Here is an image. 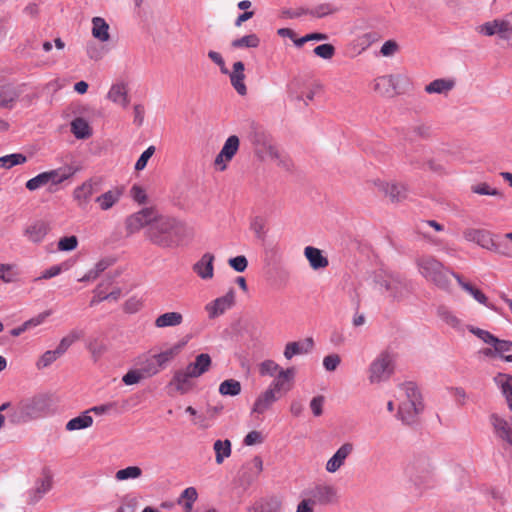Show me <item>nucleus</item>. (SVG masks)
I'll use <instances>...</instances> for the list:
<instances>
[{
  "instance_id": "1",
  "label": "nucleus",
  "mask_w": 512,
  "mask_h": 512,
  "mask_svg": "<svg viewBox=\"0 0 512 512\" xmlns=\"http://www.w3.org/2000/svg\"><path fill=\"white\" fill-rule=\"evenodd\" d=\"M188 235V227L181 220L157 212L154 222L146 230L147 238L161 248H176Z\"/></svg>"
},
{
  "instance_id": "2",
  "label": "nucleus",
  "mask_w": 512,
  "mask_h": 512,
  "mask_svg": "<svg viewBox=\"0 0 512 512\" xmlns=\"http://www.w3.org/2000/svg\"><path fill=\"white\" fill-rule=\"evenodd\" d=\"M394 398L398 401L396 418L404 425L416 422L418 414L423 410L422 395L418 386L412 381H406L397 386Z\"/></svg>"
},
{
  "instance_id": "3",
  "label": "nucleus",
  "mask_w": 512,
  "mask_h": 512,
  "mask_svg": "<svg viewBox=\"0 0 512 512\" xmlns=\"http://www.w3.org/2000/svg\"><path fill=\"white\" fill-rule=\"evenodd\" d=\"M53 411V397L47 393H39L22 399L16 406L13 420L28 422L43 418Z\"/></svg>"
},
{
  "instance_id": "4",
  "label": "nucleus",
  "mask_w": 512,
  "mask_h": 512,
  "mask_svg": "<svg viewBox=\"0 0 512 512\" xmlns=\"http://www.w3.org/2000/svg\"><path fill=\"white\" fill-rule=\"evenodd\" d=\"M416 264L421 276L443 290L449 289L451 283L450 278H454V275H457L446 268L442 262L432 255H422L418 257Z\"/></svg>"
},
{
  "instance_id": "5",
  "label": "nucleus",
  "mask_w": 512,
  "mask_h": 512,
  "mask_svg": "<svg viewBox=\"0 0 512 512\" xmlns=\"http://www.w3.org/2000/svg\"><path fill=\"white\" fill-rule=\"evenodd\" d=\"M394 373V356L388 351L379 353L369 364L367 378L370 384L386 382Z\"/></svg>"
},
{
  "instance_id": "6",
  "label": "nucleus",
  "mask_w": 512,
  "mask_h": 512,
  "mask_svg": "<svg viewBox=\"0 0 512 512\" xmlns=\"http://www.w3.org/2000/svg\"><path fill=\"white\" fill-rule=\"evenodd\" d=\"M475 31L484 37H496L499 40H512V22L509 13L476 26Z\"/></svg>"
},
{
  "instance_id": "7",
  "label": "nucleus",
  "mask_w": 512,
  "mask_h": 512,
  "mask_svg": "<svg viewBox=\"0 0 512 512\" xmlns=\"http://www.w3.org/2000/svg\"><path fill=\"white\" fill-rule=\"evenodd\" d=\"M102 180L99 177H91L75 187L72 193L73 200L81 209H85L93 196L100 192Z\"/></svg>"
},
{
  "instance_id": "8",
  "label": "nucleus",
  "mask_w": 512,
  "mask_h": 512,
  "mask_svg": "<svg viewBox=\"0 0 512 512\" xmlns=\"http://www.w3.org/2000/svg\"><path fill=\"white\" fill-rule=\"evenodd\" d=\"M463 237L466 241L474 242L482 248L497 252L501 255H509L500 249L502 244L496 243L493 239V235L489 231L483 229L468 228L464 230Z\"/></svg>"
},
{
  "instance_id": "9",
  "label": "nucleus",
  "mask_w": 512,
  "mask_h": 512,
  "mask_svg": "<svg viewBox=\"0 0 512 512\" xmlns=\"http://www.w3.org/2000/svg\"><path fill=\"white\" fill-rule=\"evenodd\" d=\"M156 214V209L147 207L128 216L125 220L127 234L132 235L146 226L149 228L154 222Z\"/></svg>"
},
{
  "instance_id": "10",
  "label": "nucleus",
  "mask_w": 512,
  "mask_h": 512,
  "mask_svg": "<svg viewBox=\"0 0 512 512\" xmlns=\"http://www.w3.org/2000/svg\"><path fill=\"white\" fill-rule=\"evenodd\" d=\"M296 370L294 367L285 368L281 370L280 374L274 376L268 390L272 391L275 395H280V398L290 392L294 386Z\"/></svg>"
},
{
  "instance_id": "11",
  "label": "nucleus",
  "mask_w": 512,
  "mask_h": 512,
  "mask_svg": "<svg viewBox=\"0 0 512 512\" xmlns=\"http://www.w3.org/2000/svg\"><path fill=\"white\" fill-rule=\"evenodd\" d=\"M304 492L315 505H329L338 500L336 488L329 484H317L312 488L304 490Z\"/></svg>"
},
{
  "instance_id": "12",
  "label": "nucleus",
  "mask_w": 512,
  "mask_h": 512,
  "mask_svg": "<svg viewBox=\"0 0 512 512\" xmlns=\"http://www.w3.org/2000/svg\"><path fill=\"white\" fill-rule=\"evenodd\" d=\"M240 146L239 137L236 135L229 136L224 142L223 147L217 154L214 165L218 171H225L228 167L229 162L237 154Z\"/></svg>"
},
{
  "instance_id": "13",
  "label": "nucleus",
  "mask_w": 512,
  "mask_h": 512,
  "mask_svg": "<svg viewBox=\"0 0 512 512\" xmlns=\"http://www.w3.org/2000/svg\"><path fill=\"white\" fill-rule=\"evenodd\" d=\"M353 451L354 445L352 443H343L326 462V471L328 473H336L345 464L347 458Z\"/></svg>"
},
{
  "instance_id": "14",
  "label": "nucleus",
  "mask_w": 512,
  "mask_h": 512,
  "mask_svg": "<svg viewBox=\"0 0 512 512\" xmlns=\"http://www.w3.org/2000/svg\"><path fill=\"white\" fill-rule=\"evenodd\" d=\"M375 187L385 196L389 197L392 202H400L406 198L407 190L403 184L395 182H386L377 179L374 182Z\"/></svg>"
},
{
  "instance_id": "15",
  "label": "nucleus",
  "mask_w": 512,
  "mask_h": 512,
  "mask_svg": "<svg viewBox=\"0 0 512 512\" xmlns=\"http://www.w3.org/2000/svg\"><path fill=\"white\" fill-rule=\"evenodd\" d=\"M234 299V290L230 289L226 295L218 297L212 302L208 303L205 306V310L207 311L209 318L213 319L222 315L226 310L233 306Z\"/></svg>"
},
{
  "instance_id": "16",
  "label": "nucleus",
  "mask_w": 512,
  "mask_h": 512,
  "mask_svg": "<svg viewBox=\"0 0 512 512\" xmlns=\"http://www.w3.org/2000/svg\"><path fill=\"white\" fill-rule=\"evenodd\" d=\"M489 421L496 437L512 447V424L496 413L489 416Z\"/></svg>"
},
{
  "instance_id": "17",
  "label": "nucleus",
  "mask_w": 512,
  "mask_h": 512,
  "mask_svg": "<svg viewBox=\"0 0 512 512\" xmlns=\"http://www.w3.org/2000/svg\"><path fill=\"white\" fill-rule=\"evenodd\" d=\"M314 348V341L311 337H307L300 341H291L286 343L283 356L290 361L295 356L309 354Z\"/></svg>"
},
{
  "instance_id": "18",
  "label": "nucleus",
  "mask_w": 512,
  "mask_h": 512,
  "mask_svg": "<svg viewBox=\"0 0 512 512\" xmlns=\"http://www.w3.org/2000/svg\"><path fill=\"white\" fill-rule=\"evenodd\" d=\"M399 76L384 75L374 80L373 89L382 96L392 97L397 93Z\"/></svg>"
},
{
  "instance_id": "19",
  "label": "nucleus",
  "mask_w": 512,
  "mask_h": 512,
  "mask_svg": "<svg viewBox=\"0 0 512 512\" xmlns=\"http://www.w3.org/2000/svg\"><path fill=\"white\" fill-rule=\"evenodd\" d=\"M50 229L51 227L48 221L39 219L29 224L26 227L24 234L29 241L39 244L44 240Z\"/></svg>"
},
{
  "instance_id": "20",
  "label": "nucleus",
  "mask_w": 512,
  "mask_h": 512,
  "mask_svg": "<svg viewBox=\"0 0 512 512\" xmlns=\"http://www.w3.org/2000/svg\"><path fill=\"white\" fill-rule=\"evenodd\" d=\"M214 255L206 252L201 258L193 265V271L202 280H210L214 276Z\"/></svg>"
},
{
  "instance_id": "21",
  "label": "nucleus",
  "mask_w": 512,
  "mask_h": 512,
  "mask_svg": "<svg viewBox=\"0 0 512 512\" xmlns=\"http://www.w3.org/2000/svg\"><path fill=\"white\" fill-rule=\"evenodd\" d=\"M280 399V395H275L267 388L262 391L255 399L251 412L262 415L267 412L275 402Z\"/></svg>"
},
{
  "instance_id": "22",
  "label": "nucleus",
  "mask_w": 512,
  "mask_h": 512,
  "mask_svg": "<svg viewBox=\"0 0 512 512\" xmlns=\"http://www.w3.org/2000/svg\"><path fill=\"white\" fill-rule=\"evenodd\" d=\"M244 70V63L237 61L233 64L232 71H229L228 73L232 87L241 96H245L247 94Z\"/></svg>"
},
{
  "instance_id": "23",
  "label": "nucleus",
  "mask_w": 512,
  "mask_h": 512,
  "mask_svg": "<svg viewBox=\"0 0 512 512\" xmlns=\"http://www.w3.org/2000/svg\"><path fill=\"white\" fill-rule=\"evenodd\" d=\"M454 278L456 279L460 287L468 294H470L478 303L486 306L487 308L493 310L496 313L502 314L499 308H497L494 304L488 302V298L481 290L475 288L470 283L463 281L460 275H454Z\"/></svg>"
},
{
  "instance_id": "24",
  "label": "nucleus",
  "mask_w": 512,
  "mask_h": 512,
  "mask_svg": "<svg viewBox=\"0 0 512 512\" xmlns=\"http://www.w3.org/2000/svg\"><path fill=\"white\" fill-rule=\"evenodd\" d=\"M374 282L381 292H389L390 295L396 296L397 286L400 284V281L394 276L384 271H379L374 276Z\"/></svg>"
},
{
  "instance_id": "25",
  "label": "nucleus",
  "mask_w": 512,
  "mask_h": 512,
  "mask_svg": "<svg viewBox=\"0 0 512 512\" xmlns=\"http://www.w3.org/2000/svg\"><path fill=\"white\" fill-rule=\"evenodd\" d=\"M493 381L504 396L509 410L512 411V375L499 372L494 376Z\"/></svg>"
},
{
  "instance_id": "26",
  "label": "nucleus",
  "mask_w": 512,
  "mask_h": 512,
  "mask_svg": "<svg viewBox=\"0 0 512 512\" xmlns=\"http://www.w3.org/2000/svg\"><path fill=\"white\" fill-rule=\"evenodd\" d=\"M304 256L313 270H322L329 265L328 258L324 256L322 250L316 247L306 246L304 248Z\"/></svg>"
},
{
  "instance_id": "27",
  "label": "nucleus",
  "mask_w": 512,
  "mask_h": 512,
  "mask_svg": "<svg viewBox=\"0 0 512 512\" xmlns=\"http://www.w3.org/2000/svg\"><path fill=\"white\" fill-rule=\"evenodd\" d=\"M121 196V190L113 188L95 197L94 201L100 210L108 211L120 201Z\"/></svg>"
},
{
  "instance_id": "28",
  "label": "nucleus",
  "mask_w": 512,
  "mask_h": 512,
  "mask_svg": "<svg viewBox=\"0 0 512 512\" xmlns=\"http://www.w3.org/2000/svg\"><path fill=\"white\" fill-rule=\"evenodd\" d=\"M76 173V169L72 166H64L57 169L45 171L47 183L51 185H59L69 180Z\"/></svg>"
},
{
  "instance_id": "29",
  "label": "nucleus",
  "mask_w": 512,
  "mask_h": 512,
  "mask_svg": "<svg viewBox=\"0 0 512 512\" xmlns=\"http://www.w3.org/2000/svg\"><path fill=\"white\" fill-rule=\"evenodd\" d=\"M211 357L207 353H201L196 356L195 361L188 364L186 368L188 373L193 377H200L207 372L211 367Z\"/></svg>"
},
{
  "instance_id": "30",
  "label": "nucleus",
  "mask_w": 512,
  "mask_h": 512,
  "mask_svg": "<svg viewBox=\"0 0 512 512\" xmlns=\"http://www.w3.org/2000/svg\"><path fill=\"white\" fill-rule=\"evenodd\" d=\"M455 87V81L450 78H439L425 86L427 94H448Z\"/></svg>"
},
{
  "instance_id": "31",
  "label": "nucleus",
  "mask_w": 512,
  "mask_h": 512,
  "mask_svg": "<svg viewBox=\"0 0 512 512\" xmlns=\"http://www.w3.org/2000/svg\"><path fill=\"white\" fill-rule=\"evenodd\" d=\"M107 98L114 103L126 107L129 103L126 85L124 83L113 84L107 93Z\"/></svg>"
},
{
  "instance_id": "32",
  "label": "nucleus",
  "mask_w": 512,
  "mask_h": 512,
  "mask_svg": "<svg viewBox=\"0 0 512 512\" xmlns=\"http://www.w3.org/2000/svg\"><path fill=\"white\" fill-rule=\"evenodd\" d=\"M92 36L100 42L110 40L109 25L102 17L92 18Z\"/></svg>"
},
{
  "instance_id": "33",
  "label": "nucleus",
  "mask_w": 512,
  "mask_h": 512,
  "mask_svg": "<svg viewBox=\"0 0 512 512\" xmlns=\"http://www.w3.org/2000/svg\"><path fill=\"white\" fill-rule=\"evenodd\" d=\"M437 315L442 322L449 325L455 330L462 331L464 325L456 314L446 306H440L437 309Z\"/></svg>"
},
{
  "instance_id": "34",
  "label": "nucleus",
  "mask_w": 512,
  "mask_h": 512,
  "mask_svg": "<svg viewBox=\"0 0 512 512\" xmlns=\"http://www.w3.org/2000/svg\"><path fill=\"white\" fill-rule=\"evenodd\" d=\"M183 322V316L179 312H166L158 316L155 320L157 328L175 327Z\"/></svg>"
},
{
  "instance_id": "35",
  "label": "nucleus",
  "mask_w": 512,
  "mask_h": 512,
  "mask_svg": "<svg viewBox=\"0 0 512 512\" xmlns=\"http://www.w3.org/2000/svg\"><path fill=\"white\" fill-rule=\"evenodd\" d=\"M93 424V418L89 415V411H84L81 415L72 418L66 423L67 431L82 430L91 427Z\"/></svg>"
},
{
  "instance_id": "36",
  "label": "nucleus",
  "mask_w": 512,
  "mask_h": 512,
  "mask_svg": "<svg viewBox=\"0 0 512 512\" xmlns=\"http://www.w3.org/2000/svg\"><path fill=\"white\" fill-rule=\"evenodd\" d=\"M194 378L192 375L188 373V369L185 368L183 370H178L175 372L172 384L175 386L177 391H180L181 393L187 392L190 387V379Z\"/></svg>"
},
{
  "instance_id": "37",
  "label": "nucleus",
  "mask_w": 512,
  "mask_h": 512,
  "mask_svg": "<svg viewBox=\"0 0 512 512\" xmlns=\"http://www.w3.org/2000/svg\"><path fill=\"white\" fill-rule=\"evenodd\" d=\"M183 345L184 344L178 343L165 351L153 355L158 363V366L161 369L164 368L167 363L173 360L180 353Z\"/></svg>"
},
{
  "instance_id": "38",
  "label": "nucleus",
  "mask_w": 512,
  "mask_h": 512,
  "mask_svg": "<svg viewBox=\"0 0 512 512\" xmlns=\"http://www.w3.org/2000/svg\"><path fill=\"white\" fill-rule=\"evenodd\" d=\"M17 90L12 86L0 87V108H11L18 98Z\"/></svg>"
},
{
  "instance_id": "39",
  "label": "nucleus",
  "mask_w": 512,
  "mask_h": 512,
  "mask_svg": "<svg viewBox=\"0 0 512 512\" xmlns=\"http://www.w3.org/2000/svg\"><path fill=\"white\" fill-rule=\"evenodd\" d=\"M71 131L77 139H86L91 136V128L83 118H76L71 123Z\"/></svg>"
},
{
  "instance_id": "40",
  "label": "nucleus",
  "mask_w": 512,
  "mask_h": 512,
  "mask_svg": "<svg viewBox=\"0 0 512 512\" xmlns=\"http://www.w3.org/2000/svg\"><path fill=\"white\" fill-rule=\"evenodd\" d=\"M215 451V461L222 464L225 458L231 455V442L226 440H216L213 445Z\"/></svg>"
},
{
  "instance_id": "41",
  "label": "nucleus",
  "mask_w": 512,
  "mask_h": 512,
  "mask_svg": "<svg viewBox=\"0 0 512 512\" xmlns=\"http://www.w3.org/2000/svg\"><path fill=\"white\" fill-rule=\"evenodd\" d=\"M138 364L140 365L139 369L143 372L144 378L152 377L161 370L154 356L145 357L143 360L140 359Z\"/></svg>"
},
{
  "instance_id": "42",
  "label": "nucleus",
  "mask_w": 512,
  "mask_h": 512,
  "mask_svg": "<svg viewBox=\"0 0 512 512\" xmlns=\"http://www.w3.org/2000/svg\"><path fill=\"white\" fill-rule=\"evenodd\" d=\"M260 44V39L256 34L245 35L231 42V46L236 49L256 48Z\"/></svg>"
},
{
  "instance_id": "43",
  "label": "nucleus",
  "mask_w": 512,
  "mask_h": 512,
  "mask_svg": "<svg viewBox=\"0 0 512 512\" xmlns=\"http://www.w3.org/2000/svg\"><path fill=\"white\" fill-rule=\"evenodd\" d=\"M19 276L18 267L15 264H0V280L4 283H12Z\"/></svg>"
},
{
  "instance_id": "44",
  "label": "nucleus",
  "mask_w": 512,
  "mask_h": 512,
  "mask_svg": "<svg viewBox=\"0 0 512 512\" xmlns=\"http://www.w3.org/2000/svg\"><path fill=\"white\" fill-rule=\"evenodd\" d=\"M241 392V384L235 379L223 381L219 386V393L223 396H236Z\"/></svg>"
},
{
  "instance_id": "45",
  "label": "nucleus",
  "mask_w": 512,
  "mask_h": 512,
  "mask_svg": "<svg viewBox=\"0 0 512 512\" xmlns=\"http://www.w3.org/2000/svg\"><path fill=\"white\" fill-rule=\"evenodd\" d=\"M281 370H285V368L281 367L274 360L267 359L259 364V373L262 376H270L274 377L277 374H280Z\"/></svg>"
},
{
  "instance_id": "46",
  "label": "nucleus",
  "mask_w": 512,
  "mask_h": 512,
  "mask_svg": "<svg viewBox=\"0 0 512 512\" xmlns=\"http://www.w3.org/2000/svg\"><path fill=\"white\" fill-rule=\"evenodd\" d=\"M26 156L21 153H13L0 157V168L10 169L16 165L25 163Z\"/></svg>"
},
{
  "instance_id": "47",
  "label": "nucleus",
  "mask_w": 512,
  "mask_h": 512,
  "mask_svg": "<svg viewBox=\"0 0 512 512\" xmlns=\"http://www.w3.org/2000/svg\"><path fill=\"white\" fill-rule=\"evenodd\" d=\"M82 337V332L78 330H72L68 335L63 337L58 344L56 350L57 353L63 355L68 348L78 339Z\"/></svg>"
},
{
  "instance_id": "48",
  "label": "nucleus",
  "mask_w": 512,
  "mask_h": 512,
  "mask_svg": "<svg viewBox=\"0 0 512 512\" xmlns=\"http://www.w3.org/2000/svg\"><path fill=\"white\" fill-rule=\"evenodd\" d=\"M471 191L478 195H487L503 198V194L496 188L486 182H480L471 186Z\"/></svg>"
},
{
  "instance_id": "49",
  "label": "nucleus",
  "mask_w": 512,
  "mask_h": 512,
  "mask_svg": "<svg viewBox=\"0 0 512 512\" xmlns=\"http://www.w3.org/2000/svg\"><path fill=\"white\" fill-rule=\"evenodd\" d=\"M142 475V469L138 466H128L116 472L115 478L117 481H125L129 479H137Z\"/></svg>"
},
{
  "instance_id": "50",
  "label": "nucleus",
  "mask_w": 512,
  "mask_h": 512,
  "mask_svg": "<svg viewBox=\"0 0 512 512\" xmlns=\"http://www.w3.org/2000/svg\"><path fill=\"white\" fill-rule=\"evenodd\" d=\"M52 488V477L47 474L43 478L39 479L35 488L32 489L33 494H37L36 500H40Z\"/></svg>"
},
{
  "instance_id": "51",
  "label": "nucleus",
  "mask_w": 512,
  "mask_h": 512,
  "mask_svg": "<svg viewBox=\"0 0 512 512\" xmlns=\"http://www.w3.org/2000/svg\"><path fill=\"white\" fill-rule=\"evenodd\" d=\"M337 10L338 8L331 3H320L312 9H308V14L317 18H322L336 12Z\"/></svg>"
},
{
  "instance_id": "52",
  "label": "nucleus",
  "mask_w": 512,
  "mask_h": 512,
  "mask_svg": "<svg viewBox=\"0 0 512 512\" xmlns=\"http://www.w3.org/2000/svg\"><path fill=\"white\" fill-rule=\"evenodd\" d=\"M87 411H89V414L92 412L96 415H105V414H110V413H119L120 409H119L118 402L114 401V402H108L105 404L93 406L90 409H88Z\"/></svg>"
},
{
  "instance_id": "53",
  "label": "nucleus",
  "mask_w": 512,
  "mask_h": 512,
  "mask_svg": "<svg viewBox=\"0 0 512 512\" xmlns=\"http://www.w3.org/2000/svg\"><path fill=\"white\" fill-rule=\"evenodd\" d=\"M110 263L107 260H100L95 264V266L90 269L81 279L80 281H93L95 280L103 271H105Z\"/></svg>"
},
{
  "instance_id": "54",
  "label": "nucleus",
  "mask_w": 512,
  "mask_h": 512,
  "mask_svg": "<svg viewBox=\"0 0 512 512\" xmlns=\"http://www.w3.org/2000/svg\"><path fill=\"white\" fill-rule=\"evenodd\" d=\"M422 235L424 239L432 246L436 247L439 251H444L447 254L452 253V249H450L445 241L440 239L439 237L433 236L428 231H423Z\"/></svg>"
},
{
  "instance_id": "55",
  "label": "nucleus",
  "mask_w": 512,
  "mask_h": 512,
  "mask_svg": "<svg viewBox=\"0 0 512 512\" xmlns=\"http://www.w3.org/2000/svg\"><path fill=\"white\" fill-rule=\"evenodd\" d=\"M68 269H69V265L67 263L53 265V266L49 267L48 269L44 270L41 273V275L39 277H37L35 280L38 281V280L51 279L53 277L58 276L63 271L68 270Z\"/></svg>"
},
{
  "instance_id": "56",
  "label": "nucleus",
  "mask_w": 512,
  "mask_h": 512,
  "mask_svg": "<svg viewBox=\"0 0 512 512\" xmlns=\"http://www.w3.org/2000/svg\"><path fill=\"white\" fill-rule=\"evenodd\" d=\"M143 379L145 378L143 376V372H141L140 369H130L122 377L123 383L128 386L138 384Z\"/></svg>"
},
{
  "instance_id": "57",
  "label": "nucleus",
  "mask_w": 512,
  "mask_h": 512,
  "mask_svg": "<svg viewBox=\"0 0 512 512\" xmlns=\"http://www.w3.org/2000/svg\"><path fill=\"white\" fill-rule=\"evenodd\" d=\"M314 54L322 59L329 60L335 54V48L332 44H321L314 48Z\"/></svg>"
},
{
  "instance_id": "58",
  "label": "nucleus",
  "mask_w": 512,
  "mask_h": 512,
  "mask_svg": "<svg viewBox=\"0 0 512 512\" xmlns=\"http://www.w3.org/2000/svg\"><path fill=\"white\" fill-rule=\"evenodd\" d=\"M490 346L496 347L497 356L500 358L512 351V341L501 340L497 337H495V340L491 343Z\"/></svg>"
},
{
  "instance_id": "59",
  "label": "nucleus",
  "mask_w": 512,
  "mask_h": 512,
  "mask_svg": "<svg viewBox=\"0 0 512 512\" xmlns=\"http://www.w3.org/2000/svg\"><path fill=\"white\" fill-rule=\"evenodd\" d=\"M77 245L78 239L76 236L72 235L68 237H63L58 241V250L65 252L73 251L74 249L77 248Z\"/></svg>"
},
{
  "instance_id": "60",
  "label": "nucleus",
  "mask_w": 512,
  "mask_h": 512,
  "mask_svg": "<svg viewBox=\"0 0 512 512\" xmlns=\"http://www.w3.org/2000/svg\"><path fill=\"white\" fill-rule=\"evenodd\" d=\"M47 178H46V174L45 172H42L38 175H36L35 177L29 179L27 182H26V188L30 191H35L45 185H47Z\"/></svg>"
},
{
  "instance_id": "61",
  "label": "nucleus",
  "mask_w": 512,
  "mask_h": 512,
  "mask_svg": "<svg viewBox=\"0 0 512 512\" xmlns=\"http://www.w3.org/2000/svg\"><path fill=\"white\" fill-rule=\"evenodd\" d=\"M61 355L57 353V350H48L46 351L41 358L37 362L38 368H44L51 365L54 361H56Z\"/></svg>"
},
{
  "instance_id": "62",
  "label": "nucleus",
  "mask_w": 512,
  "mask_h": 512,
  "mask_svg": "<svg viewBox=\"0 0 512 512\" xmlns=\"http://www.w3.org/2000/svg\"><path fill=\"white\" fill-rule=\"evenodd\" d=\"M467 328L472 334H474L488 345H491V343L495 340V336L487 330H483L474 326H468Z\"/></svg>"
},
{
  "instance_id": "63",
  "label": "nucleus",
  "mask_w": 512,
  "mask_h": 512,
  "mask_svg": "<svg viewBox=\"0 0 512 512\" xmlns=\"http://www.w3.org/2000/svg\"><path fill=\"white\" fill-rule=\"evenodd\" d=\"M448 391H449L450 395H452L454 397L455 402L459 406L466 405V403L468 401V394L462 387H450L448 389Z\"/></svg>"
},
{
  "instance_id": "64",
  "label": "nucleus",
  "mask_w": 512,
  "mask_h": 512,
  "mask_svg": "<svg viewBox=\"0 0 512 512\" xmlns=\"http://www.w3.org/2000/svg\"><path fill=\"white\" fill-rule=\"evenodd\" d=\"M315 506L316 505L314 502L310 499V497L305 495V492L303 491L302 499L299 501L296 507V512H314Z\"/></svg>"
}]
</instances>
